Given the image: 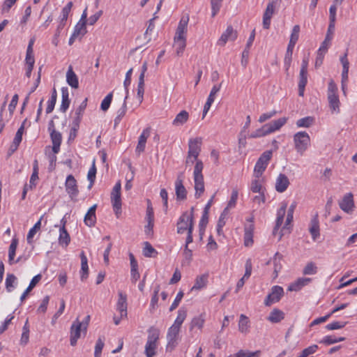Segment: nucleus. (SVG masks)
I'll return each instance as SVG.
<instances>
[{
  "mask_svg": "<svg viewBox=\"0 0 357 357\" xmlns=\"http://www.w3.org/2000/svg\"><path fill=\"white\" fill-rule=\"evenodd\" d=\"M287 207V203L283 202L280 204V207L277 211V218H276V223L275 226L273 229V234H275L276 231L280 229L282 226L284 220V217L286 213V210Z\"/></svg>",
  "mask_w": 357,
  "mask_h": 357,
  "instance_id": "21",
  "label": "nucleus"
},
{
  "mask_svg": "<svg viewBox=\"0 0 357 357\" xmlns=\"http://www.w3.org/2000/svg\"><path fill=\"white\" fill-rule=\"evenodd\" d=\"M175 191L178 200H185L187 197V190L183 185L182 175H179L175 182Z\"/></svg>",
  "mask_w": 357,
  "mask_h": 357,
  "instance_id": "20",
  "label": "nucleus"
},
{
  "mask_svg": "<svg viewBox=\"0 0 357 357\" xmlns=\"http://www.w3.org/2000/svg\"><path fill=\"white\" fill-rule=\"evenodd\" d=\"M205 322L204 314H202L197 317H194L190 323V329L192 330L194 328H197L199 330L202 329Z\"/></svg>",
  "mask_w": 357,
  "mask_h": 357,
  "instance_id": "41",
  "label": "nucleus"
},
{
  "mask_svg": "<svg viewBox=\"0 0 357 357\" xmlns=\"http://www.w3.org/2000/svg\"><path fill=\"white\" fill-rule=\"evenodd\" d=\"M208 274L204 273L197 276L195 284L191 288V291H198L205 288L208 283Z\"/></svg>",
  "mask_w": 357,
  "mask_h": 357,
  "instance_id": "26",
  "label": "nucleus"
},
{
  "mask_svg": "<svg viewBox=\"0 0 357 357\" xmlns=\"http://www.w3.org/2000/svg\"><path fill=\"white\" fill-rule=\"evenodd\" d=\"M314 123V118L312 116H306L297 120L296 124L298 128H309Z\"/></svg>",
  "mask_w": 357,
  "mask_h": 357,
  "instance_id": "48",
  "label": "nucleus"
},
{
  "mask_svg": "<svg viewBox=\"0 0 357 357\" xmlns=\"http://www.w3.org/2000/svg\"><path fill=\"white\" fill-rule=\"evenodd\" d=\"M38 179V164L37 160H34L33 172L30 178L29 184L28 185L30 190L36 186Z\"/></svg>",
  "mask_w": 357,
  "mask_h": 357,
  "instance_id": "36",
  "label": "nucleus"
},
{
  "mask_svg": "<svg viewBox=\"0 0 357 357\" xmlns=\"http://www.w3.org/2000/svg\"><path fill=\"white\" fill-rule=\"evenodd\" d=\"M273 155V151L271 150L264 151L257 160L255 168L253 175L263 176L264 171L266 170L269 161L271 160Z\"/></svg>",
  "mask_w": 357,
  "mask_h": 357,
  "instance_id": "8",
  "label": "nucleus"
},
{
  "mask_svg": "<svg viewBox=\"0 0 357 357\" xmlns=\"http://www.w3.org/2000/svg\"><path fill=\"white\" fill-rule=\"evenodd\" d=\"M83 331V326L77 319L73 321L70 327V344L75 346L77 340L81 336V332Z\"/></svg>",
  "mask_w": 357,
  "mask_h": 357,
  "instance_id": "14",
  "label": "nucleus"
},
{
  "mask_svg": "<svg viewBox=\"0 0 357 357\" xmlns=\"http://www.w3.org/2000/svg\"><path fill=\"white\" fill-rule=\"evenodd\" d=\"M51 139L53 144L52 146V151L56 154L60 150V145L61 144L62 141V136L61 134L55 130H53L51 133Z\"/></svg>",
  "mask_w": 357,
  "mask_h": 357,
  "instance_id": "31",
  "label": "nucleus"
},
{
  "mask_svg": "<svg viewBox=\"0 0 357 357\" xmlns=\"http://www.w3.org/2000/svg\"><path fill=\"white\" fill-rule=\"evenodd\" d=\"M253 180L251 183L250 190L255 193L264 192L263 184L264 183V177L263 176L253 175Z\"/></svg>",
  "mask_w": 357,
  "mask_h": 357,
  "instance_id": "22",
  "label": "nucleus"
},
{
  "mask_svg": "<svg viewBox=\"0 0 357 357\" xmlns=\"http://www.w3.org/2000/svg\"><path fill=\"white\" fill-rule=\"evenodd\" d=\"M146 220V221H154L153 208L152 207L151 202L149 199L147 200Z\"/></svg>",
  "mask_w": 357,
  "mask_h": 357,
  "instance_id": "61",
  "label": "nucleus"
},
{
  "mask_svg": "<svg viewBox=\"0 0 357 357\" xmlns=\"http://www.w3.org/2000/svg\"><path fill=\"white\" fill-rule=\"evenodd\" d=\"M17 282V278L15 275L12 273H8L6 275L5 285L6 290L8 292H11L15 288V284Z\"/></svg>",
  "mask_w": 357,
  "mask_h": 357,
  "instance_id": "45",
  "label": "nucleus"
},
{
  "mask_svg": "<svg viewBox=\"0 0 357 357\" xmlns=\"http://www.w3.org/2000/svg\"><path fill=\"white\" fill-rule=\"evenodd\" d=\"M41 275L38 274L36 276H34L32 280H31L29 285L26 288V289L24 291V293L22 294L20 297L21 301H23L29 293L36 287V285L39 282V281L41 280Z\"/></svg>",
  "mask_w": 357,
  "mask_h": 357,
  "instance_id": "38",
  "label": "nucleus"
},
{
  "mask_svg": "<svg viewBox=\"0 0 357 357\" xmlns=\"http://www.w3.org/2000/svg\"><path fill=\"white\" fill-rule=\"evenodd\" d=\"M187 317V310L181 307L178 310L177 317L174 320L173 324L168 328L167 333V349L171 351L178 344L180 340V331L183 323Z\"/></svg>",
  "mask_w": 357,
  "mask_h": 357,
  "instance_id": "2",
  "label": "nucleus"
},
{
  "mask_svg": "<svg viewBox=\"0 0 357 357\" xmlns=\"http://www.w3.org/2000/svg\"><path fill=\"white\" fill-rule=\"evenodd\" d=\"M282 255L279 253H276L274 257L272 259V262L274 268V278H277L278 275V273L282 269Z\"/></svg>",
  "mask_w": 357,
  "mask_h": 357,
  "instance_id": "43",
  "label": "nucleus"
},
{
  "mask_svg": "<svg viewBox=\"0 0 357 357\" xmlns=\"http://www.w3.org/2000/svg\"><path fill=\"white\" fill-rule=\"evenodd\" d=\"M70 241V237L64 227H60L59 243L63 247H67Z\"/></svg>",
  "mask_w": 357,
  "mask_h": 357,
  "instance_id": "37",
  "label": "nucleus"
},
{
  "mask_svg": "<svg viewBox=\"0 0 357 357\" xmlns=\"http://www.w3.org/2000/svg\"><path fill=\"white\" fill-rule=\"evenodd\" d=\"M284 294L283 288L280 286H273L271 288V293L266 296L264 304L266 306H270L272 304L278 302Z\"/></svg>",
  "mask_w": 357,
  "mask_h": 357,
  "instance_id": "11",
  "label": "nucleus"
},
{
  "mask_svg": "<svg viewBox=\"0 0 357 357\" xmlns=\"http://www.w3.org/2000/svg\"><path fill=\"white\" fill-rule=\"evenodd\" d=\"M17 245V238H13L8 248V263L10 265H13L20 261V259H15Z\"/></svg>",
  "mask_w": 357,
  "mask_h": 357,
  "instance_id": "28",
  "label": "nucleus"
},
{
  "mask_svg": "<svg viewBox=\"0 0 357 357\" xmlns=\"http://www.w3.org/2000/svg\"><path fill=\"white\" fill-rule=\"evenodd\" d=\"M222 0H211V15L214 17L219 12Z\"/></svg>",
  "mask_w": 357,
  "mask_h": 357,
  "instance_id": "57",
  "label": "nucleus"
},
{
  "mask_svg": "<svg viewBox=\"0 0 357 357\" xmlns=\"http://www.w3.org/2000/svg\"><path fill=\"white\" fill-rule=\"evenodd\" d=\"M287 118L282 117L273 121L271 123H266L270 134L280 130L287 123Z\"/></svg>",
  "mask_w": 357,
  "mask_h": 357,
  "instance_id": "33",
  "label": "nucleus"
},
{
  "mask_svg": "<svg viewBox=\"0 0 357 357\" xmlns=\"http://www.w3.org/2000/svg\"><path fill=\"white\" fill-rule=\"evenodd\" d=\"M311 280H312L308 278H300L289 286L288 290L290 291H298L303 287L307 285Z\"/></svg>",
  "mask_w": 357,
  "mask_h": 357,
  "instance_id": "29",
  "label": "nucleus"
},
{
  "mask_svg": "<svg viewBox=\"0 0 357 357\" xmlns=\"http://www.w3.org/2000/svg\"><path fill=\"white\" fill-rule=\"evenodd\" d=\"M121 181H119L114 185L111 193V202L113 206L114 211L117 218L121 213Z\"/></svg>",
  "mask_w": 357,
  "mask_h": 357,
  "instance_id": "9",
  "label": "nucleus"
},
{
  "mask_svg": "<svg viewBox=\"0 0 357 357\" xmlns=\"http://www.w3.org/2000/svg\"><path fill=\"white\" fill-rule=\"evenodd\" d=\"M96 167L95 165V161L93 162V165L89 169L87 174V178L90 181V184L89 185V189H90L92 185H93V183L96 179Z\"/></svg>",
  "mask_w": 357,
  "mask_h": 357,
  "instance_id": "54",
  "label": "nucleus"
},
{
  "mask_svg": "<svg viewBox=\"0 0 357 357\" xmlns=\"http://www.w3.org/2000/svg\"><path fill=\"white\" fill-rule=\"evenodd\" d=\"M327 98L331 111L333 112L339 113L340 102L337 95V86L333 80H331L328 83Z\"/></svg>",
  "mask_w": 357,
  "mask_h": 357,
  "instance_id": "7",
  "label": "nucleus"
},
{
  "mask_svg": "<svg viewBox=\"0 0 357 357\" xmlns=\"http://www.w3.org/2000/svg\"><path fill=\"white\" fill-rule=\"evenodd\" d=\"M194 207L190 211L183 212L179 217L176 223V231L182 234L194 229Z\"/></svg>",
  "mask_w": 357,
  "mask_h": 357,
  "instance_id": "5",
  "label": "nucleus"
},
{
  "mask_svg": "<svg viewBox=\"0 0 357 357\" xmlns=\"http://www.w3.org/2000/svg\"><path fill=\"white\" fill-rule=\"evenodd\" d=\"M61 96L62 100L60 106V110L63 112H65L69 107L70 105V99H69V93L68 89L66 87H63L61 89Z\"/></svg>",
  "mask_w": 357,
  "mask_h": 357,
  "instance_id": "35",
  "label": "nucleus"
},
{
  "mask_svg": "<svg viewBox=\"0 0 357 357\" xmlns=\"http://www.w3.org/2000/svg\"><path fill=\"white\" fill-rule=\"evenodd\" d=\"M202 139L201 137L190 138L188 142V151L186 158V165L195 162L193 171V178L195 183V197L199 198L204 192V181L202 170L204 164L198 160L201 151Z\"/></svg>",
  "mask_w": 357,
  "mask_h": 357,
  "instance_id": "1",
  "label": "nucleus"
},
{
  "mask_svg": "<svg viewBox=\"0 0 357 357\" xmlns=\"http://www.w3.org/2000/svg\"><path fill=\"white\" fill-rule=\"evenodd\" d=\"M317 273V266L314 262H308L304 267L303 273L304 275H314Z\"/></svg>",
  "mask_w": 357,
  "mask_h": 357,
  "instance_id": "52",
  "label": "nucleus"
},
{
  "mask_svg": "<svg viewBox=\"0 0 357 357\" xmlns=\"http://www.w3.org/2000/svg\"><path fill=\"white\" fill-rule=\"evenodd\" d=\"M275 6L273 4V2H270L268 3L267 7L264 11L263 15V27L266 29L270 28L271 20L272 16L275 13Z\"/></svg>",
  "mask_w": 357,
  "mask_h": 357,
  "instance_id": "18",
  "label": "nucleus"
},
{
  "mask_svg": "<svg viewBox=\"0 0 357 357\" xmlns=\"http://www.w3.org/2000/svg\"><path fill=\"white\" fill-rule=\"evenodd\" d=\"M86 105H87V98H85L75 110V116H76L75 121H76L77 127H78V124L81 121V119L82 117L86 107Z\"/></svg>",
  "mask_w": 357,
  "mask_h": 357,
  "instance_id": "42",
  "label": "nucleus"
},
{
  "mask_svg": "<svg viewBox=\"0 0 357 357\" xmlns=\"http://www.w3.org/2000/svg\"><path fill=\"white\" fill-rule=\"evenodd\" d=\"M340 208L345 213L351 214L355 208L354 197L351 193H347L339 202Z\"/></svg>",
  "mask_w": 357,
  "mask_h": 357,
  "instance_id": "13",
  "label": "nucleus"
},
{
  "mask_svg": "<svg viewBox=\"0 0 357 357\" xmlns=\"http://www.w3.org/2000/svg\"><path fill=\"white\" fill-rule=\"evenodd\" d=\"M66 191L71 199H75L78 194L79 190L77 181L75 177L70 174L67 176L65 182Z\"/></svg>",
  "mask_w": 357,
  "mask_h": 357,
  "instance_id": "12",
  "label": "nucleus"
},
{
  "mask_svg": "<svg viewBox=\"0 0 357 357\" xmlns=\"http://www.w3.org/2000/svg\"><path fill=\"white\" fill-rule=\"evenodd\" d=\"M105 337H100L98 340H97L95 346V351H94V356L95 357H100L102 350L104 347L105 343Z\"/></svg>",
  "mask_w": 357,
  "mask_h": 357,
  "instance_id": "55",
  "label": "nucleus"
},
{
  "mask_svg": "<svg viewBox=\"0 0 357 357\" xmlns=\"http://www.w3.org/2000/svg\"><path fill=\"white\" fill-rule=\"evenodd\" d=\"M221 88V84L214 85L210 92V94L207 98V101L213 102L215 100V95L219 92Z\"/></svg>",
  "mask_w": 357,
  "mask_h": 357,
  "instance_id": "63",
  "label": "nucleus"
},
{
  "mask_svg": "<svg viewBox=\"0 0 357 357\" xmlns=\"http://www.w3.org/2000/svg\"><path fill=\"white\" fill-rule=\"evenodd\" d=\"M344 340L345 337H336L335 336L333 335H327L325 336L319 342L326 345H330L340 342H342Z\"/></svg>",
  "mask_w": 357,
  "mask_h": 357,
  "instance_id": "49",
  "label": "nucleus"
},
{
  "mask_svg": "<svg viewBox=\"0 0 357 357\" xmlns=\"http://www.w3.org/2000/svg\"><path fill=\"white\" fill-rule=\"evenodd\" d=\"M237 38V32L231 26H228L225 31L222 33L217 42V45L225 46L228 41H234Z\"/></svg>",
  "mask_w": 357,
  "mask_h": 357,
  "instance_id": "15",
  "label": "nucleus"
},
{
  "mask_svg": "<svg viewBox=\"0 0 357 357\" xmlns=\"http://www.w3.org/2000/svg\"><path fill=\"white\" fill-rule=\"evenodd\" d=\"M80 259H81V270H80L81 280H84L88 277L89 266H88V259H87V257L85 255L84 252H81Z\"/></svg>",
  "mask_w": 357,
  "mask_h": 357,
  "instance_id": "34",
  "label": "nucleus"
},
{
  "mask_svg": "<svg viewBox=\"0 0 357 357\" xmlns=\"http://www.w3.org/2000/svg\"><path fill=\"white\" fill-rule=\"evenodd\" d=\"M260 351H250L241 349L236 353V357H260Z\"/></svg>",
  "mask_w": 357,
  "mask_h": 357,
  "instance_id": "51",
  "label": "nucleus"
},
{
  "mask_svg": "<svg viewBox=\"0 0 357 357\" xmlns=\"http://www.w3.org/2000/svg\"><path fill=\"white\" fill-rule=\"evenodd\" d=\"M309 231L312 236V240L314 241H317L320 236L319 221L317 213H316L310 220Z\"/></svg>",
  "mask_w": 357,
  "mask_h": 357,
  "instance_id": "19",
  "label": "nucleus"
},
{
  "mask_svg": "<svg viewBox=\"0 0 357 357\" xmlns=\"http://www.w3.org/2000/svg\"><path fill=\"white\" fill-rule=\"evenodd\" d=\"M160 331L154 327H151L148 331L147 341L145 344L144 353L146 357H153L156 354L158 347Z\"/></svg>",
  "mask_w": 357,
  "mask_h": 357,
  "instance_id": "6",
  "label": "nucleus"
},
{
  "mask_svg": "<svg viewBox=\"0 0 357 357\" xmlns=\"http://www.w3.org/2000/svg\"><path fill=\"white\" fill-rule=\"evenodd\" d=\"M66 82L73 89L79 87L78 77L73 71L72 66L68 68L66 73Z\"/></svg>",
  "mask_w": 357,
  "mask_h": 357,
  "instance_id": "32",
  "label": "nucleus"
},
{
  "mask_svg": "<svg viewBox=\"0 0 357 357\" xmlns=\"http://www.w3.org/2000/svg\"><path fill=\"white\" fill-rule=\"evenodd\" d=\"M250 325L248 318L244 315L241 314L238 321V330L242 333H248L249 332Z\"/></svg>",
  "mask_w": 357,
  "mask_h": 357,
  "instance_id": "40",
  "label": "nucleus"
},
{
  "mask_svg": "<svg viewBox=\"0 0 357 357\" xmlns=\"http://www.w3.org/2000/svg\"><path fill=\"white\" fill-rule=\"evenodd\" d=\"M289 185V181L285 174H280L275 181V190L278 192H284Z\"/></svg>",
  "mask_w": 357,
  "mask_h": 357,
  "instance_id": "25",
  "label": "nucleus"
},
{
  "mask_svg": "<svg viewBox=\"0 0 357 357\" xmlns=\"http://www.w3.org/2000/svg\"><path fill=\"white\" fill-rule=\"evenodd\" d=\"M238 196V190L236 189H234L232 190L230 199L227 204V206L226 207L225 211L232 208L236 206Z\"/></svg>",
  "mask_w": 357,
  "mask_h": 357,
  "instance_id": "56",
  "label": "nucleus"
},
{
  "mask_svg": "<svg viewBox=\"0 0 357 357\" xmlns=\"http://www.w3.org/2000/svg\"><path fill=\"white\" fill-rule=\"evenodd\" d=\"M73 7V2L69 1L62 9L61 15L58 19V25L55 32V37H59L66 24L68 15Z\"/></svg>",
  "mask_w": 357,
  "mask_h": 357,
  "instance_id": "10",
  "label": "nucleus"
},
{
  "mask_svg": "<svg viewBox=\"0 0 357 357\" xmlns=\"http://www.w3.org/2000/svg\"><path fill=\"white\" fill-rule=\"evenodd\" d=\"M331 40H330V36H326L324 40L321 43L317 52L326 54L331 45Z\"/></svg>",
  "mask_w": 357,
  "mask_h": 357,
  "instance_id": "58",
  "label": "nucleus"
},
{
  "mask_svg": "<svg viewBox=\"0 0 357 357\" xmlns=\"http://www.w3.org/2000/svg\"><path fill=\"white\" fill-rule=\"evenodd\" d=\"M24 125L23 123L17 130V131L15 134V138L13 139V142L11 147L12 148L13 147L14 150L17 149L19 144L22 142V135L24 133Z\"/></svg>",
  "mask_w": 357,
  "mask_h": 357,
  "instance_id": "47",
  "label": "nucleus"
},
{
  "mask_svg": "<svg viewBox=\"0 0 357 357\" xmlns=\"http://www.w3.org/2000/svg\"><path fill=\"white\" fill-rule=\"evenodd\" d=\"M250 223L246 225L244 228V245L245 247H251L253 243V231H254V224L253 218H251L248 220Z\"/></svg>",
  "mask_w": 357,
  "mask_h": 357,
  "instance_id": "16",
  "label": "nucleus"
},
{
  "mask_svg": "<svg viewBox=\"0 0 357 357\" xmlns=\"http://www.w3.org/2000/svg\"><path fill=\"white\" fill-rule=\"evenodd\" d=\"M270 134L268 128L266 124L264 125L261 128L257 129L254 132H252L249 137L250 138H259L268 135Z\"/></svg>",
  "mask_w": 357,
  "mask_h": 357,
  "instance_id": "46",
  "label": "nucleus"
},
{
  "mask_svg": "<svg viewBox=\"0 0 357 357\" xmlns=\"http://www.w3.org/2000/svg\"><path fill=\"white\" fill-rule=\"evenodd\" d=\"M116 310L120 312L121 317H127V296L121 291L119 292Z\"/></svg>",
  "mask_w": 357,
  "mask_h": 357,
  "instance_id": "23",
  "label": "nucleus"
},
{
  "mask_svg": "<svg viewBox=\"0 0 357 357\" xmlns=\"http://www.w3.org/2000/svg\"><path fill=\"white\" fill-rule=\"evenodd\" d=\"M86 24L82 22H78L75 26L73 34L74 36L82 38L86 33Z\"/></svg>",
  "mask_w": 357,
  "mask_h": 357,
  "instance_id": "44",
  "label": "nucleus"
},
{
  "mask_svg": "<svg viewBox=\"0 0 357 357\" xmlns=\"http://www.w3.org/2000/svg\"><path fill=\"white\" fill-rule=\"evenodd\" d=\"M284 313L278 309H273L267 319L272 323H278L284 319Z\"/></svg>",
  "mask_w": 357,
  "mask_h": 357,
  "instance_id": "39",
  "label": "nucleus"
},
{
  "mask_svg": "<svg viewBox=\"0 0 357 357\" xmlns=\"http://www.w3.org/2000/svg\"><path fill=\"white\" fill-rule=\"evenodd\" d=\"M296 202L292 203L291 205L289 206L284 225L282 227L281 229V234L280 236V238H281L284 234L290 232L291 224L293 221V214L296 208Z\"/></svg>",
  "mask_w": 357,
  "mask_h": 357,
  "instance_id": "17",
  "label": "nucleus"
},
{
  "mask_svg": "<svg viewBox=\"0 0 357 357\" xmlns=\"http://www.w3.org/2000/svg\"><path fill=\"white\" fill-rule=\"evenodd\" d=\"M112 100V93H109L102 100L101 105H100L101 109L103 111H107L110 106Z\"/></svg>",
  "mask_w": 357,
  "mask_h": 357,
  "instance_id": "60",
  "label": "nucleus"
},
{
  "mask_svg": "<svg viewBox=\"0 0 357 357\" xmlns=\"http://www.w3.org/2000/svg\"><path fill=\"white\" fill-rule=\"evenodd\" d=\"M188 22L189 16L188 15L181 17L174 37V47L178 56L183 55L186 47Z\"/></svg>",
  "mask_w": 357,
  "mask_h": 357,
  "instance_id": "3",
  "label": "nucleus"
},
{
  "mask_svg": "<svg viewBox=\"0 0 357 357\" xmlns=\"http://www.w3.org/2000/svg\"><path fill=\"white\" fill-rule=\"evenodd\" d=\"M299 33H300L299 25H295L292 29L291 33L290 36L289 42L296 43L298 40V38H299Z\"/></svg>",
  "mask_w": 357,
  "mask_h": 357,
  "instance_id": "62",
  "label": "nucleus"
},
{
  "mask_svg": "<svg viewBox=\"0 0 357 357\" xmlns=\"http://www.w3.org/2000/svg\"><path fill=\"white\" fill-rule=\"evenodd\" d=\"M143 255L146 257H153L157 255V251L149 242H145Z\"/></svg>",
  "mask_w": 357,
  "mask_h": 357,
  "instance_id": "50",
  "label": "nucleus"
},
{
  "mask_svg": "<svg viewBox=\"0 0 357 357\" xmlns=\"http://www.w3.org/2000/svg\"><path fill=\"white\" fill-rule=\"evenodd\" d=\"M144 93V79L142 76H139V82L137 86V98L140 102L143 101V96Z\"/></svg>",
  "mask_w": 357,
  "mask_h": 357,
  "instance_id": "53",
  "label": "nucleus"
},
{
  "mask_svg": "<svg viewBox=\"0 0 357 357\" xmlns=\"http://www.w3.org/2000/svg\"><path fill=\"white\" fill-rule=\"evenodd\" d=\"M189 113L186 110H181L175 116L172 125L175 127L182 126L189 120Z\"/></svg>",
  "mask_w": 357,
  "mask_h": 357,
  "instance_id": "30",
  "label": "nucleus"
},
{
  "mask_svg": "<svg viewBox=\"0 0 357 357\" xmlns=\"http://www.w3.org/2000/svg\"><path fill=\"white\" fill-rule=\"evenodd\" d=\"M49 301H50L49 296H46L43 298L40 306L38 307V308L37 310V312L38 313H45V312L47 311Z\"/></svg>",
  "mask_w": 357,
  "mask_h": 357,
  "instance_id": "64",
  "label": "nucleus"
},
{
  "mask_svg": "<svg viewBox=\"0 0 357 357\" xmlns=\"http://www.w3.org/2000/svg\"><path fill=\"white\" fill-rule=\"evenodd\" d=\"M294 147L296 153L303 156L311 145L309 134L305 131H299L293 136Z\"/></svg>",
  "mask_w": 357,
  "mask_h": 357,
  "instance_id": "4",
  "label": "nucleus"
},
{
  "mask_svg": "<svg viewBox=\"0 0 357 357\" xmlns=\"http://www.w3.org/2000/svg\"><path fill=\"white\" fill-rule=\"evenodd\" d=\"M97 205L94 204L89 208L87 213H86L84 222L85 225L89 227H93L96 222V210Z\"/></svg>",
  "mask_w": 357,
  "mask_h": 357,
  "instance_id": "27",
  "label": "nucleus"
},
{
  "mask_svg": "<svg viewBox=\"0 0 357 357\" xmlns=\"http://www.w3.org/2000/svg\"><path fill=\"white\" fill-rule=\"evenodd\" d=\"M150 136V128H146L143 130L142 132L139 137L138 139V143L136 146V152L138 154H140L141 153L144 152L146 146V143L147 139Z\"/></svg>",
  "mask_w": 357,
  "mask_h": 357,
  "instance_id": "24",
  "label": "nucleus"
},
{
  "mask_svg": "<svg viewBox=\"0 0 357 357\" xmlns=\"http://www.w3.org/2000/svg\"><path fill=\"white\" fill-rule=\"evenodd\" d=\"M347 324V322L333 321L326 326V328L328 331H333L341 329L344 328Z\"/></svg>",
  "mask_w": 357,
  "mask_h": 357,
  "instance_id": "59",
  "label": "nucleus"
}]
</instances>
